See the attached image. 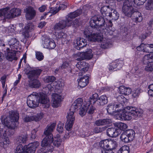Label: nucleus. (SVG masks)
I'll return each mask as SVG.
<instances>
[{
  "label": "nucleus",
  "mask_w": 153,
  "mask_h": 153,
  "mask_svg": "<svg viewBox=\"0 0 153 153\" xmlns=\"http://www.w3.org/2000/svg\"><path fill=\"white\" fill-rule=\"evenodd\" d=\"M19 119V114L17 111H10L8 116H3L1 120L2 124H0V146L6 148L10 143L8 137L13 133V129L16 126V122Z\"/></svg>",
  "instance_id": "nucleus-1"
},
{
  "label": "nucleus",
  "mask_w": 153,
  "mask_h": 153,
  "mask_svg": "<svg viewBox=\"0 0 153 153\" xmlns=\"http://www.w3.org/2000/svg\"><path fill=\"white\" fill-rule=\"evenodd\" d=\"M111 9L109 8V6H104L101 9V12L102 14L103 17H100L96 16H95L92 17L89 22V24L93 28H96L98 30L100 31L101 33H105L107 34L111 35L113 34L114 29H113L112 27L113 24L111 21L109 20L108 22V27H105V25L106 26L107 24H105V20L104 17L105 19L108 16L109 12H110Z\"/></svg>",
  "instance_id": "nucleus-2"
},
{
  "label": "nucleus",
  "mask_w": 153,
  "mask_h": 153,
  "mask_svg": "<svg viewBox=\"0 0 153 153\" xmlns=\"http://www.w3.org/2000/svg\"><path fill=\"white\" fill-rule=\"evenodd\" d=\"M143 113L141 109L134 107L127 106L122 111L120 109L116 119L129 120L132 119V117L136 119L141 116Z\"/></svg>",
  "instance_id": "nucleus-3"
},
{
  "label": "nucleus",
  "mask_w": 153,
  "mask_h": 153,
  "mask_svg": "<svg viewBox=\"0 0 153 153\" xmlns=\"http://www.w3.org/2000/svg\"><path fill=\"white\" fill-rule=\"evenodd\" d=\"M21 13V10L19 8H14L10 10L9 7H6L0 10V20L13 18L20 15Z\"/></svg>",
  "instance_id": "nucleus-4"
},
{
  "label": "nucleus",
  "mask_w": 153,
  "mask_h": 153,
  "mask_svg": "<svg viewBox=\"0 0 153 153\" xmlns=\"http://www.w3.org/2000/svg\"><path fill=\"white\" fill-rule=\"evenodd\" d=\"M85 101H83L81 98H79L76 100L71 106L69 112H73L74 114V112L79 109V114L82 117L84 116L86 113L87 109L86 108L87 105H85V106L83 105V103Z\"/></svg>",
  "instance_id": "nucleus-5"
},
{
  "label": "nucleus",
  "mask_w": 153,
  "mask_h": 153,
  "mask_svg": "<svg viewBox=\"0 0 153 153\" xmlns=\"http://www.w3.org/2000/svg\"><path fill=\"white\" fill-rule=\"evenodd\" d=\"M37 142L31 143L23 147L22 145H18L16 150V153H34L38 145Z\"/></svg>",
  "instance_id": "nucleus-6"
},
{
  "label": "nucleus",
  "mask_w": 153,
  "mask_h": 153,
  "mask_svg": "<svg viewBox=\"0 0 153 153\" xmlns=\"http://www.w3.org/2000/svg\"><path fill=\"white\" fill-rule=\"evenodd\" d=\"M132 0H126L124 2L122 8L123 11L125 16L128 17L131 16L135 11L133 6L135 5L131 1Z\"/></svg>",
  "instance_id": "nucleus-7"
},
{
  "label": "nucleus",
  "mask_w": 153,
  "mask_h": 153,
  "mask_svg": "<svg viewBox=\"0 0 153 153\" xmlns=\"http://www.w3.org/2000/svg\"><path fill=\"white\" fill-rule=\"evenodd\" d=\"M84 33L87 39L90 41L101 42L103 39V36L101 33H93L91 32L87 29H85Z\"/></svg>",
  "instance_id": "nucleus-8"
},
{
  "label": "nucleus",
  "mask_w": 153,
  "mask_h": 153,
  "mask_svg": "<svg viewBox=\"0 0 153 153\" xmlns=\"http://www.w3.org/2000/svg\"><path fill=\"white\" fill-rule=\"evenodd\" d=\"M27 104L28 106L33 108L37 107L38 105V94L33 92L27 98Z\"/></svg>",
  "instance_id": "nucleus-9"
},
{
  "label": "nucleus",
  "mask_w": 153,
  "mask_h": 153,
  "mask_svg": "<svg viewBox=\"0 0 153 153\" xmlns=\"http://www.w3.org/2000/svg\"><path fill=\"white\" fill-rule=\"evenodd\" d=\"M42 42L44 48L49 49H53L56 46V43L53 40L46 36H42Z\"/></svg>",
  "instance_id": "nucleus-10"
},
{
  "label": "nucleus",
  "mask_w": 153,
  "mask_h": 153,
  "mask_svg": "<svg viewBox=\"0 0 153 153\" xmlns=\"http://www.w3.org/2000/svg\"><path fill=\"white\" fill-rule=\"evenodd\" d=\"M120 105L115 104L113 103L109 104L107 106V112L110 114L114 115L117 119V116L120 111Z\"/></svg>",
  "instance_id": "nucleus-11"
},
{
  "label": "nucleus",
  "mask_w": 153,
  "mask_h": 153,
  "mask_svg": "<svg viewBox=\"0 0 153 153\" xmlns=\"http://www.w3.org/2000/svg\"><path fill=\"white\" fill-rule=\"evenodd\" d=\"M93 56V53L92 50L88 49L87 51L85 52H80L77 53L75 56L77 58L76 59L78 61H81L84 59H90Z\"/></svg>",
  "instance_id": "nucleus-12"
},
{
  "label": "nucleus",
  "mask_w": 153,
  "mask_h": 153,
  "mask_svg": "<svg viewBox=\"0 0 153 153\" xmlns=\"http://www.w3.org/2000/svg\"><path fill=\"white\" fill-rule=\"evenodd\" d=\"M38 71L37 69L30 71L28 73V77L32 80V85L35 88L38 87Z\"/></svg>",
  "instance_id": "nucleus-13"
},
{
  "label": "nucleus",
  "mask_w": 153,
  "mask_h": 153,
  "mask_svg": "<svg viewBox=\"0 0 153 153\" xmlns=\"http://www.w3.org/2000/svg\"><path fill=\"white\" fill-rule=\"evenodd\" d=\"M134 132L132 130L122 133L120 136L121 140L125 143H128L134 138Z\"/></svg>",
  "instance_id": "nucleus-14"
},
{
  "label": "nucleus",
  "mask_w": 153,
  "mask_h": 153,
  "mask_svg": "<svg viewBox=\"0 0 153 153\" xmlns=\"http://www.w3.org/2000/svg\"><path fill=\"white\" fill-rule=\"evenodd\" d=\"M53 137L46 136V137L42 140L41 143L42 146H45L50 147L48 149L49 152H52L53 149V146L51 145L53 142Z\"/></svg>",
  "instance_id": "nucleus-15"
},
{
  "label": "nucleus",
  "mask_w": 153,
  "mask_h": 153,
  "mask_svg": "<svg viewBox=\"0 0 153 153\" xmlns=\"http://www.w3.org/2000/svg\"><path fill=\"white\" fill-rule=\"evenodd\" d=\"M67 121L65 128L66 130L69 131L71 130L75 120V117L73 112H69L67 117Z\"/></svg>",
  "instance_id": "nucleus-16"
},
{
  "label": "nucleus",
  "mask_w": 153,
  "mask_h": 153,
  "mask_svg": "<svg viewBox=\"0 0 153 153\" xmlns=\"http://www.w3.org/2000/svg\"><path fill=\"white\" fill-rule=\"evenodd\" d=\"M71 25V23H68L66 20L61 21L55 25L53 27V31L55 33V32H58L60 30L66 27L70 26Z\"/></svg>",
  "instance_id": "nucleus-17"
},
{
  "label": "nucleus",
  "mask_w": 153,
  "mask_h": 153,
  "mask_svg": "<svg viewBox=\"0 0 153 153\" xmlns=\"http://www.w3.org/2000/svg\"><path fill=\"white\" fill-rule=\"evenodd\" d=\"M9 51V49L8 48H6V50H4V54L7 59L10 61H12L13 60H17V58L16 56V53L15 51L11 50Z\"/></svg>",
  "instance_id": "nucleus-18"
},
{
  "label": "nucleus",
  "mask_w": 153,
  "mask_h": 153,
  "mask_svg": "<svg viewBox=\"0 0 153 153\" xmlns=\"http://www.w3.org/2000/svg\"><path fill=\"white\" fill-rule=\"evenodd\" d=\"M24 11L26 13L25 17L27 20H31L35 16V11L31 7H27L24 10Z\"/></svg>",
  "instance_id": "nucleus-19"
},
{
  "label": "nucleus",
  "mask_w": 153,
  "mask_h": 153,
  "mask_svg": "<svg viewBox=\"0 0 153 153\" xmlns=\"http://www.w3.org/2000/svg\"><path fill=\"white\" fill-rule=\"evenodd\" d=\"M74 43L76 48L79 50L87 45L86 40L81 38H77L75 41Z\"/></svg>",
  "instance_id": "nucleus-20"
},
{
  "label": "nucleus",
  "mask_w": 153,
  "mask_h": 153,
  "mask_svg": "<svg viewBox=\"0 0 153 153\" xmlns=\"http://www.w3.org/2000/svg\"><path fill=\"white\" fill-rule=\"evenodd\" d=\"M56 126V123H52L48 125L44 132V134L46 136L53 137L52 133L53 131Z\"/></svg>",
  "instance_id": "nucleus-21"
},
{
  "label": "nucleus",
  "mask_w": 153,
  "mask_h": 153,
  "mask_svg": "<svg viewBox=\"0 0 153 153\" xmlns=\"http://www.w3.org/2000/svg\"><path fill=\"white\" fill-rule=\"evenodd\" d=\"M98 97V95L97 93L93 94L90 97L89 100H85L84 102L83 106H85V105H87V106H86V109L88 108V106H89L91 104H94L96 102H97Z\"/></svg>",
  "instance_id": "nucleus-22"
},
{
  "label": "nucleus",
  "mask_w": 153,
  "mask_h": 153,
  "mask_svg": "<svg viewBox=\"0 0 153 153\" xmlns=\"http://www.w3.org/2000/svg\"><path fill=\"white\" fill-rule=\"evenodd\" d=\"M33 25L31 23H29L25 26L22 30V34L25 38H28L29 37V32L33 28Z\"/></svg>",
  "instance_id": "nucleus-23"
},
{
  "label": "nucleus",
  "mask_w": 153,
  "mask_h": 153,
  "mask_svg": "<svg viewBox=\"0 0 153 153\" xmlns=\"http://www.w3.org/2000/svg\"><path fill=\"white\" fill-rule=\"evenodd\" d=\"M120 133V130L118 129H115L114 128H108L107 130V135L111 137H116Z\"/></svg>",
  "instance_id": "nucleus-24"
},
{
  "label": "nucleus",
  "mask_w": 153,
  "mask_h": 153,
  "mask_svg": "<svg viewBox=\"0 0 153 153\" xmlns=\"http://www.w3.org/2000/svg\"><path fill=\"white\" fill-rule=\"evenodd\" d=\"M82 12L81 9H78L69 14L66 17V21L68 23H71L73 19L79 15Z\"/></svg>",
  "instance_id": "nucleus-25"
},
{
  "label": "nucleus",
  "mask_w": 153,
  "mask_h": 153,
  "mask_svg": "<svg viewBox=\"0 0 153 153\" xmlns=\"http://www.w3.org/2000/svg\"><path fill=\"white\" fill-rule=\"evenodd\" d=\"M76 66L79 70L84 72L87 71L89 68V65L83 61L78 62Z\"/></svg>",
  "instance_id": "nucleus-26"
},
{
  "label": "nucleus",
  "mask_w": 153,
  "mask_h": 153,
  "mask_svg": "<svg viewBox=\"0 0 153 153\" xmlns=\"http://www.w3.org/2000/svg\"><path fill=\"white\" fill-rule=\"evenodd\" d=\"M78 85L81 88L86 86L88 83V77L87 76H84L79 78L78 79Z\"/></svg>",
  "instance_id": "nucleus-27"
},
{
  "label": "nucleus",
  "mask_w": 153,
  "mask_h": 153,
  "mask_svg": "<svg viewBox=\"0 0 153 153\" xmlns=\"http://www.w3.org/2000/svg\"><path fill=\"white\" fill-rule=\"evenodd\" d=\"M119 17V14L115 10L111 9V11L109 12V14L107 17L105 18L107 20L109 19H110L114 20H116Z\"/></svg>",
  "instance_id": "nucleus-28"
},
{
  "label": "nucleus",
  "mask_w": 153,
  "mask_h": 153,
  "mask_svg": "<svg viewBox=\"0 0 153 153\" xmlns=\"http://www.w3.org/2000/svg\"><path fill=\"white\" fill-rule=\"evenodd\" d=\"M46 93H40V98L39 100V102L43 104H47L48 107L50 104V101L46 96Z\"/></svg>",
  "instance_id": "nucleus-29"
},
{
  "label": "nucleus",
  "mask_w": 153,
  "mask_h": 153,
  "mask_svg": "<svg viewBox=\"0 0 153 153\" xmlns=\"http://www.w3.org/2000/svg\"><path fill=\"white\" fill-rule=\"evenodd\" d=\"M8 44L13 49L17 50L19 46V42L15 38L11 39L9 41Z\"/></svg>",
  "instance_id": "nucleus-30"
},
{
  "label": "nucleus",
  "mask_w": 153,
  "mask_h": 153,
  "mask_svg": "<svg viewBox=\"0 0 153 153\" xmlns=\"http://www.w3.org/2000/svg\"><path fill=\"white\" fill-rule=\"evenodd\" d=\"M142 62L144 64L153 62V53L147 54L143 58Z\"/></svg>",
  "instance_id": "nucleus-31"
},
{
  "label": "nucleus",
  "mask_w": 153,
  "mask_h": 153,
  "mask_svg": "<svg viewBox=\"0 0 153 153\" xmlns=\"http://www.w3.org/2000/svg\"><path fill=\"white\" fill-rule=\"evenodd\" d=\"M111 122V120L110 119H99L95 121V124L99 126L109 124Z\"/></svg>",
  "instance_id": "nucleus-32"
},
{
  "label": "nucleus",
  "mask_w": 153,
  "mask_h": 153,
  "mask_svg": "<svg viewBox=\"0 0 153 153\" xmlns=\"http://www.w3.org/2000/svg\"><path fill=\"white\" fill-rule=\"evenodd\" d=\"M62 142V140L59 134H57L54 138L53 137L52 143L54 146L59 147L61 145Z\"/></svg>",
  "instance_id": "nucleus-33"
},
{
  "label": "nucleus",
  "mask_w": 153,
  "mask_h": 153,
  "mask_svg": "<svg viewBox=\"0 0 153 153\" xmlns=\"http://www.w3.org/2000/svg\"><path fill=\"white\" fill-rule=\"evenodd\" d=\"M119 89L120 93L125 95H129L131 91L130 88H126L124 86H121Z\"/></svg>",
  "instance_id": "nucleus-34"
},
{
  "label": "nucleus",
  "mask_w": 153,
  "mask_h": 153,
  "mask_svg": "<svg viewBox=\"0 0 153 153\" xmlns=\"http://www.w3.org/2000/svg\"><path fill=\"white\" fill-rule=\"evenodd\" d=\"M108 102L107 97L105 95L101 96L97 100V104L99 105H103Z\"/></svg>",
  "instance_id": "nucleus-35"
},
{
  "label": "nucleus",
  "mask_w": 153,
  "mask_h": 153,
  "mask_svg": "<svg viewBox=\"0 0 153 153\" xmlns=\"http://www.w3.org/2000/svg\"><path fill=\"white\" fill-rule=\"evenodd\" d=\"M133 13L134 16L133 19L134 21L136 22H139L142 21L143 18L140 12L135 11Z\"/></svg>",
  "instance_id": "nucleus-36"
},
{
  "label": "nucleus",
  "mask_w": 153,
  "mask_h": 153,
  "mask_svg": "<svg viewBox=\"0 0 153 153\" xmlns=\"http://www.w3.org/2000/svg\"><path fill=\"white\" fill-rule=\"evenodd\" d=\"M114 125L115 127L119 129V130H120H120H125L127 128V126L126 124L121 122L115 123H114Z\"/></svg>",
  "instance_id": "nucleus-37"
},
{
  "label": "nucleus",
  "mask_w": 153,
  "mask_h": 153,
  "mask_svg": "<svg viewBox=\"0 0 153 153\" xmlns=\"http://www.w3.org/2000/svg\"><path fill=\"white\" fill-rule=\"evenodd\" d=\"M27 140V135H21L17 137L16 140L18 143H24Z\"/></svg>",
  "instance_id": "nucleus-38"
},
{
  "label": "nucleus",
  "mask_w": 153,
  "mask_h": 153,
  "mask_svg": "<svg viewBox=\"0 0 153 153\" xmlns=\"http://www.w3.org/2000/svg\"><path fill=\"white\" fill-rule=\"evenodd\" d=\"M24 121L25 122H29L34 121L37 122L38 120V118L36 116H29L26 115L23 118Z\"/></svg>",
  "instance_id": "nucleus-39"
},
{
  "label": "nucleus",
  "mask_w": 153,
  "mask_h": 153,
  "mask_svg": "<svg viewBox=\"0 0 153 153\" xmlns=\"http://www.w3.org/2000/svg\"><path fill=\"white\" fill-rule=\"evenodd\" d=\"M108 143V140L106 139L101 141L99 143V145L103 148L102 149H109Z\"/></svg>",
  "instance_id": "nucleus-40"
},
{
  "label": "nucleus",
  "mask_w": 153,
  "mask_h": 153,
  "mask_svg": "<svg viewBox=\"0 0 153 153\" xmlns=\"http://www.w3.org/2000/svg\"><path fill=\"white\" fill-rule=\"evenodd\" d=\"M109 149H113L117 147V144L116 141L114 139L108 140Z\"/></svg>",
  "instance_id": "nucleus-41"
},
{
  "label": "nucleus",
  "mask_w": 153,
  "mask_h": 153,
  "mask_svg": "<svg viewBox=\"0 0 153 153\" xmlns=\"http://www.w3.org/2000/svg\"><path fill=\"white\" fill-rule=\"evenodd\" d=\"M52 99L56 101H59L61 102L63 100L64 98L63 97L61 94H53L52 95Z\"/></svg>",
  "instance_id": "nucleus-42"
},
{
  "label": "nucleus",
  "mask_w": 153,
  "mask_h": 153,
  "mask_svg": "<svg viewBox=\"0 0 153 153\" xmlns=\"http://www.w3.org/2000/svg\"><path fill=\"white\" fill-rule=\"evenodd\" d=\"M145 52L152 53L153 52V44H145Z\"/></svg>",
  "instance_id": "nucleus-43"
},
{
  "label": "nucleus",
  "mask_w": 153,
  "mask_h": 153,
  "mask_svg": "<svg viewBox=\"0 0 153 153\" xmlns=\"http://www.w3.org/2000/svg\"><path fill=\"white\" fill-rule=\"evenodd\" d=\"M129 148L126 146H123L118 150L117 153H129Z\"/></svg>",
  "instance_id": "nucleus-44"
},
{
  "label": "nucleus",
  "mask_w": 153,
  "mask_h": 153,
  "mask_svg": "<svg viewBox=\"0 0 153 153\" xmlns=\"http://www.w3.org/2000/svg\"><path fill=\"white\" fill-rule=\"evenodd\" d=\"M146 9L151 10L153 8V0H148L145 5Z\"/></svg>",
  "instance_id": "nucleus-45"
},
{
  "label": "nucleus",
  "mask_w": 153,
  "mask_h": 153,
  "mask_svg": "<svg viewBox=\"0 0 153 153\" xmlns=\"http://www.w3.org/2000/svg\"><path fill=\"white\" fill-rule=\"evenodd\" d=\"M55 35L58 39L65 38L66 37V34L62 32H55Z\"/></svg>",
  "instance_id": "nucleus-46"
},
{
  "label": "nucleus",
  "mask_w": 153,
  "mask_h": 153,
  "mask_svg": "<svg viewBox=\"0 0 153 153\" xmlns=\"http://www.w3.org/2000/svg\"><path fill=\"white\" fill-rule=\"evenodd\" d=\"M140 92V88L135 89L132 91V95L134 98L137 97H139Z\"/></svg>",
  "instance_id": "nucleus-47"
},
{
  "label": "nucleus",
  "mask_w": 153,
  "mask_h": 153,
  "mask_svg": "<svg viewBox=\"0 0 153 153\" xmlns=\"http://www.w3.org/2000/svg\"><path fill=\"white\" fill-rule=\"evenodd\" d=\"M64 126L63 123L61 122L59 123L57 126L56 130L59 133H62L63 132Z\"/></svg>",
  "instance_id": "nucleus-48"
},
{
  "label": "nucleus",
  "mask_w": 153,
  "mask_h": 153,
  "mask_svg": "<svg viewBox=\"0 0 153 153\" xmlns=\"http://www.w3.org/2000/svg\"><path fill=\"white\" fill-rule=\"evenodd\" d=\"M55 80V78L53 76H47L44 78V80L46 82H53Z\"/></svg>",
  "instance_id": "nucleus-49"
},
{
  "label": "nucleus",
  "mask_w": 153,
  "mask_h": 153,
  "mask_svg": "<svg viewBox=\"0 0 153 153\" xmlns=\"http://www.w3.org/2000/svg\"><path fill=\"white\" fill-rule=\"evenodd\" d=\"M146 0H132L131 1L135 5H140L144 4Z\"/></svg>",
  "instance_id": "nucleus-50"
},
{
  "label": "nucleus",
  "mask_w": 153,
  "mask_h": 153,
  "mask_svg": "<svg viewBox=\"0 0 153 153\" xmlns=\"http://www.w3.org/2000/svg\"><path fill=\"white\" fill-rule=\"evenodd\" d=\"M61 102L52 99V106L54 108H57L60 106Z\"/></svg>",
  "instance_id": "nucleus-51"
},
{
  "label": "nucleus",
  "mask_w": 153,
  "mask_h": 153,
  "mask_svg": "<svg viewBox=\"0 0 153 153\" xmlns=\"http://www.w3.org/2000/svg\"><path fill=\"white\" fill-rule=\"evenodd\" d=\"M145 70L148 72L153 71V63L147 64L145 66Z\"/></svg>",
  "instance_id": "nucleus-52"
},
{
  "label": "nucleus",
  "mask_w": 153,
  "mask_h": 153,
  "mask_svg": "<svg viewBox=\"0 0 153 153\" xmlns=\"http://www.w3.org/2000/svg\"><path fill=\"white\" fill-rule=\"evenodd\" d=\"M115 62L116 63V65L117 66V68L118 69L121 68L123 64V61L119 59H117L115 61Z\"/></svg>",
  "instance_id": "nucleus-53"
},
{
  "label": "nucleus",
  "mask_w": 153,
  "mask_h": 153,
  "mask_svg": "<svg viewBox=\"0 0 153 153\" xmlns=\"http://www.w3.org/2000/svg\"><path fill=\"white\" fill-rule=\"evenodd\" d=\"M119 102L121 104L125 103L126 101V99L122 95L119 96L117 98Z\"/></svg>",
  "instance_id": "nucleus-54"
},
{
  "label": "nucleus",
  "mask_w": 153,
  "mask_h": 153,
  "mask_svg": "<svg viewBox=\"0 0 153 153\" xmlns=\"http://www.w3.org/2000/svg\"><path fill=\"white\" fill-rule=\"evenodd\" d=\"M101 47L103 48H106L109 47V43L108 41L107 40H104V41L102 42L101 45Z\"/></svg>",
  "instance_id": "nucleus-55"
},
{
  "label": "nucleus",
  "mask_w": 153,
  "mask_h": 153,
  "mask_svg": "<svg viewBox=\"0 0 153 153\" xmlns=\"http://www.w3.org/2000/svg\"><path fill=\"white\" fill-rule=\"evenodd\" d=\"M117 66L116 65V63L115 61L113 62L110 63L109 65V69L110 70H114L115 68H117Z\"/></svg>",
  "instance_id": "nucleus-56"
},
{
  "label": "nucleus",
  "mask_w": 153,
  "mask_h": 153,
  "mask_svg": "<svg viewBox=\"0 0 153 153\" xmlns=\"http://www.w3.org/2000/svg\"><path fill=\"white\" fill-rule=\"evenodd\" d=\"M94 108H93V106L91 104L89 106H88V108H87L86 110V112L87 111L88 114H93L94 111Z\"/></svg>",
  "instance_id": "nucleus-57"
},
{
  "label": "nucleus",
  "mask_w": 153,
  "mask_h": 153,
  "mask_svg": "<svg viewBox=\"0 0 153 153\" xmlns=\"http://www.w3.org/2000/svg\"><path fill=\"white\" fill-rule=\"evenodd\" d=\"M145 44L142 43L137 47V49L138 51L145 52Z\"/></svg>",
  "instance_id": "nucleus-58"
},
{
  "label": "nucleus",
  "mask_w": 153,
  "mask_h": 153,
  "mask_svg": "<svg viewBox=\"0 0 153 153\" xmlns=\"http://www.w3.org/2000/svg\"><path fill=\"white\" fill-rule=\"evenodd\" d=\"M64 85V81L62 80H59L57 82L56 87L57 88L60 89L63 87Z\"/></svg>",
  "instance_id": "nucleus-59"
},
{
  "label": "nucleus",
  "mask_w": 153,
  "mask_h": 153,
  "mask_svg": "<svg viewBox=\"0 0 153 153\" xmlns=\"http://www.w3.org/2000/svg\"><path fill=\"white\" fill-rule=\"evenodd\" d=\"M38 131L37 129H34L31 132V137L32 139H35L36 137V134Z\"/></svg>",
  "instance_id": "nucleus-60"
},
{
  "label": "nucleus",
  "mask_w": 153,
  "mask_h": 153,
  "mask_svg": "<svg viewBox=\"0 0 153 153\" xmlns=\"http://www.w3.org/2000/svg\"><path fill=\"white\" fill-rule=\"evenodd\" d=\"M6 79V76H3L1 77V81L2 84V87L4 88L5 86V83Z\"/></svg>",
  "instance_id": "nucleus-61"
},
{
  "label": "nucleus",
  "mask_w": 153,
  "mask_h": 153,
  "mask_svg": "<svg viewBox=\"0 0 153 153\" xmlns=\"http://www.w3.org/2000/svg\"><path fill=\"white\" fill-rule=\"evenodd\" d=\"M105 129V128L102 127V128H96L94 129V131L96 133L102 132Z\"/></svg>",
  "instance_id": "nucleus-62"
},
{
  "label": "nucleus",
  "mask_w": 153,
  "mask_h": 153,
  "mask_svg": "<svg viewBox=\"0 0 153 153\" xmlns=\"http://www.w3.org/2000/svg\"><path fill=\"white\" fill-rule=\"evenodd\" d=\"M59 10V9L56 8H51L50 10V12L53 14H54L56 13Z\"/></svg>",
  "instance_id": "nucleus-63"
},
{
  "label": "nucleus",
  "mask_w": 153,
  "mask_h": 153,
  "mask_svg": "<svg viewBox=\"0 0 153 153\" xmlns=\"http://www.w3.org/2000/svg\"><path fill=\"white\" fill-rule=\"evenodd\" d=\"M78 20L77 19H75L74 21L73 22L72 20L71 21V25L74 27H76L78 25Z\"/></svg>",
  "instance_id": "nucleus-64"
}]
</instances>
